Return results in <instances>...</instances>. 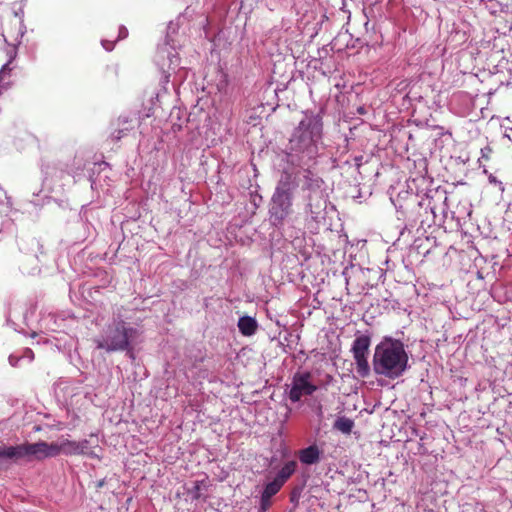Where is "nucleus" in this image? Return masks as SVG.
<instances>
[{
  "label": "nucleus",
  "instance_id": "6ab92c4d",
  "mask_svg": "<svg viewBox=\"0 0 512 512\" xmlns=\"http://www.w3.org/2000/svg\"><path fill=\"white\" fill-rule=\"evenodd\" d=\"M282 485L283 484L281 482L275 479L271 482H268L262 492L264 499H272L279 492Z\"/></svg>",
  "mask_w": 512,
  "mask_h": 512
},
{
  "label": "nucleus",
  "instance_id": "412c9836",
  "mask_svg": "<svg viewBox=\"0 0 512 512\" xmlns=\"http://www.w3.org/2000/svg\"><path fill=\"white\" fill-rule=\"evenodd\" d=\"M167 58H168V61H169L168 71L175 72V70L177 68H179V64H180V59H179L178 55L177 54H172L170 52H167Z\"/></svg>",
  "mask_w": 512,
  "mask_h": 512
},
{
  "label": "nucleus",
  "instance_id": "f3484780",
  "mask_svg": "<svg viewBox=\"0 0 512 512\" xmlns=\"http://www.w3.org/2000/svg\"><path fill=\"white\" fill-rule=\"evenodd\" d=\"M353 426L354 423L352 419L346 416L338 417L334 423V429H337L345 434H349L353 429Z\"/></svg>",
  "mask_w": 512,
  "mask_h": 512
},
{
  "label": "nucleus",
  "instance_id": "6e6552de",
  "mask_svg": "<svg viewBox=\"0 0 512 512\" xmlns=\"http://www.w3.org/2000/svg\"><path fill=\"white\" fill-rule=\"evenodd\" d=\"M310 374H294L292 384L289 391V399L292 403H296L304 396H310L317 390V387L310 382Z\"/></svg>",
  "mask_w": 512,
  "mask_h": 512
},
{
  "label": "nucleus",
  "instance_id": "39448f33",
  "mask_svg": "<svg viewBox=\"0 0 512 512\" xmlns=\"http://www.w3.org/2000/svg\"><path fill=\"white\" fill-rule=\"evenodd\" d=\"M139 337L138 330L128 326L124 321L113 322L108 326L99 348L107 351L126 350L131 352Z\"/></svg>",
  "mask_w": 512,
  "mask_h": 512
},
{
  "label": "nucleus",
  "instance_id": "7ed1b4c3",
  "mask_svg": "<svg viewBox=\"0 0 512 512\" xmlns=\"http://www.w3.org/2000/svg\"><path fill=\"white\" fill-rule=\"evenodd\" d=\"M279 178L269 203V217L274 226H279L293 214L294 194L301 190L302 174L288 169H278Z\"/></svg>",
  "mask_w": 512,
  "mask_h": 512
},
{
  "label": "nucleus",
  "instance_id": "a211bd4d",
  "mask_svg": "<svg viewBox=\"0 0 512 512\" xmlns=\"http://www.w3.org/2000/svg\"><path fill=\"white\" fill-rule=\"evenodd\" d=\"M203 486L205 487L204 481H196L192 482L191 486H186L185 490L191 500H200L202 497L201 491Z\"/></svg>",
  "mask_w": 512,
  "mask_h": 512
},
{
  "label": "nucleus",
  "instance_id": "1a4fd4ad",
  "mask_svg": "<svg viewBox=\"0 0 512 512\" xmlns=\"http://www.w3.org/2000/svg\"><path fill=\"white\" fill-rule=\"evenodd\" d=\"M409 348V338L405 337L403 331H397L394 336H384L374 352H405Z\"/></svg>",
  "mask_w": 512,
  "mask_h": 512
},
{
  "label": "nucleus",
  "instance_id": "2eb2a0df",
  "mask_svg": "<svg viewBox=\"0 0 512 512\" xmlns=\"http://www.w3.org/2000/svg\"><path fill=\"white\" fill-rule=\"evenodd\" d=\"M32 337H37L38 340H37V343L40 344H44L46 346V349L47 350H54L55 348L57 350H62V347L60 345V340L55 338V337H48V336H45V335H38L36 333H34L32 335Z\"/></svg>",
  "mask_w": 512,
  "mask_h": 512
},
{
  "label": "nucleus",
  "instance_id": "b1692460",
  "mask_svg": "<svg viewBox=\"0 0 512 512\" xmlns=\"http://www.w3.org/2000/svg\"><path fill=\"white\" fill-rule=\"evenodd\" d=\"M271 505V498H264L263 495H261V502L260 506L263 511L267 510L268 507Z\"/></svg>",
  "mask_w": 512,
  "mask_h": 512
},
{
  "label": "nucleus",
  "instance_id": "2f4dec72",
  "mask_svg": "<svg viewBox=\"0 0 512 512\" xmlns=\"http://www.w3.org/2000/svg\"><path fill=\"white\" fill-rule=\"evenodd\" d=\"M27 358H28V361H32L33 360V354H28Z\"/></svg>",
  "mask_w": 512,
  "mask_h": 512
},
{
  "label": "nucleus",
  "instance_id": "bb28decb",
  "mask_svg": "<svg viewBox=\"0 0 512 512\" xmlns=\"http://www.w3.org/2000/svg\"><path fill=\"white\" fill-rule=\"evenodd\" d=\"M128 36V30L125 26H120L119 27V35H118V40L120 39H125L126 37Z\"/></svg>",
  "mask_w": 512,
  "mask_h": 512
},
{
  "label": "nucleus",
  "instance_id": "5701e85b",
  "mask_svg": "<svg viewBox=\"0 0 512 512\" xmlns=\"http://www.w3.org/2000/svg\"><path fill=\"white\" fill-rule=\"evenodd\" d=\"M10 62H11V60L8 63H6L5 65H3V67L0 70V88H6V86L2 84V79L4 78L5 75L10 73V68H9Z\"/></svg>",
  "mask_w": 512,
  "mask_h": 512
},
{
  "label": "nucleus",
  "instance_id": "9b49d317",
  "mask_svg": "<svg viewBox=\"0 0 512 512\" xmlns=\"http://www.w3.org/2000/svg\"><path fill=\"white\" fill-rule=\"evenodd\" d=\"M299 459L305 465H314L320 460V450L316 444L309 445L308 447L299 451Z\"/></svg>",
  "mask_w": 512,
  "mask_h": 512
},
{
  "label": "nucleus",
  "instance_id": "72a5a7b5",
  "mask_svg": "<svg viewBox=\"0 0 512 512\" xmlns=\"http://www.w3.org/2000/svg\"><path fill=\"white\" fill-rule=\"evenodd\" d=\"M165 50H160L159 54L165 53Z\"/></svg>",
  "mask_w": 512,
  "mask_h": 512
},
{
  "label": "nucleus",
  "instance_id": "393cba45",
  "mask_svg": "<svg viewBox=\"0 0 512 512\" xmlns=\"http://www.w3.org/2000/svg\"><path fill=\"white\" fill-rule=\"evenodd\" d=\"M55 316L53 314H49L47 317L43 318L42 319V324L47 327V328H50L52 330H54V328H52L50 325H49V322L54 320Z\"/></svg>",
  "mask_w": 512,
  "mask_h": 512
},
{
  "label": "nucleus",
  "instance_id": "a878e982",
  "mask_svg": "<svg viewBox=\"0 0 512 512\" xmlns=\"http://www.w3.org/2000/svg\"><path fill=\"white\" fill-rule=\"evenodd\" d=\"M102 46L106 51H112L114 48V42L109 40H102Z\"/></svg>",
  "mask_w": 512,
  "mask_h": 512
},
{
  "label": "nucleus",
  "instance_id": "9d476101",
  "mask_svg": "<svg viewBox=\"0 0 512 512\" xmlns=\"http://www.w3.org/2000/svg\"><path fill=\"white\" fill-rule=\"evenodd\" d=\"M55 443L57 456L60 454H64L66 456H79L89 454V442L87 440L75 442L65 439Z\"/></svg>",
  "mask_w": 512,
  "mask_h": 512
},
{
  "label": "nucleus",
  "instance_id": "423d86ee",
  "mask_svg": "<svg viewBox=\"0 0 512 512\" xmlns=\"http://www.w3.org/2000/svg\"><path fill=\"white\" fill-rule=\"evenodd\" d=\"M408 354H374V370L378 375L396 378L407 368Z\"/></svg>",
  "mask_w": 512,
  "mask_h": 512
},
{
  "label": "nucleus",
  "instance_id": "4468645a",
  "mask_svg": "<svg viewBox=\"0 0 512 512\" xmlns=\"http://www.w3.org/2000/svg\"><path fill=\"white\" fill-rule=\"evenodd\" d=\"M296 462L294 460L288 461L283 468L278 471L275 480H277L282 485H285V482L291 477V475L296 470Z\"/></svg>",
  "mask_w": 512,
  "mask_h": 512
},
{
  "label": "nucleus",
  "instance_id": "f704fd0d",
  "mask_svg": "<svg viewBox=\"0 0 512 512\" xmlns=\"http://www.w3.org/2000/svg\"><path fill=\"white\" fill-rule=\"evenodd\" d=\"M186 2H188V0H186Z\"/></svg>",
  "mask_w": 512,
  "mask_h": 512
},
{
  "label": "nucleus",
  "instance_id": "dca6fc26",
  "mask_svg": "<svg viewBox=\"0 0 512 512\" xmlns=\"http://www.w3.org/2000/svg\"><path fill=\"white\" fill-rule=\"evenodd\" d=\"M365 356L366 354H354L356 373L362 377L367 376L369 373L368 361Z\"/></svg>",
  "mask_w": 512,
  "mask_h": 512
},
{
  "label": "nucleus",
  "instance_id": "aec40b11",
  "mask_svg": "<svg viewBox=\"0 0 512 512\" xmlns=\"http://www.w3.org/2000/svg\"><path fill=\"white\" fill-rule=\"evenodd\" d=\"M14 449V446H0V470L5 467V462L7 459L16 460V456H12L11 451Z\"/></svg>",
  "mask_w": 512,
  "mask_h": 512
},
{
  "label": "nucleus",
  "instance_id": "4be33fe9",
  "mask_svg": "<svg viewBox=\"0 0 512 512\" xmlns=\"http://www.w3.org/2000/svg\"><path fill=\"white\" fill-rule=\"evenodd\" d=\"M127 131H129V127L128 126H125L121 129H118L116 131H114L112 134H111V137L118 141L120 140L124 135H126Z\"/></svg>",
  "mask_w": 512,
  "mask_h": 512
},
{
  "label": "nucleus",
  "instance_id": "f8f14e48",
  "mask_svg": "<svg viewBox=\"0 0 512 512\" xmlns=\"http://www.w3.org/2000/svg\"><path fill=\"white\" fill-rule=\"evenodd\" d=\"M371 344V337L368 333L357 332L355 334V339L352 343L350 352L360 353V352H368V349Z\"/></svg>",
  "mask_w": 512,
  "mask_h": 512
},
{
  "label": "nucleus",
  "instance_id": "c756f323",
  "mask_svg": "<svg viewBox=\"0 0 512 512\" xmlns=\"http://www.w3.org/2000/svg\"><path fill=\"white\" fill-rule=\"evenodd\" d=\"M119 121H122L123 124H127L128 123V119L126 117L123 120H122V118H119Z\"/></svg>",
  "mask_w": 512,
  "mask_h": 512
},
{
  "label": "nucleus",
  "instance_id": "473e14b6",
  "mask_svg": "<svg viewBox=\"0 0 512 512\" xmlns=\"http://www.w3.org/2000/svg\"><path fill=\"white\" fill-rule=\"evenodd\" d=\"M24 352L31 353V352H32V350H31L30 348H26V349L24 350Z\"/></svg>",
  "mask_w": 512,
  "mask_h": 512
},
{
  "label": "nucleus",
  "instance_id": "ddd939ff",
  "mask_svg": "<svg viewBox=\"0 0 512 512\" xmlns=\"http://www.w3.org/2000/svg\"><path fill=\"white\" fill-rule=\"evenodd\" d=\"M238 328L239 331L244 336H252L256 333L258 329V323L254 317L251 316H242L238 320Z\"/></svg>",
  "mask_w": 512,
  "mask_h": 512
},
{
  "label": "nucleus",
  "instance_id": "7c9ffc66",
  "mask_svg": "<svg viewBox=\"0 0 512 512\" xmlns=\"http://www.w3.org/2000/svg\"><path fill=\"white\" fill-rule=\"evenodd\" d=\"M104 485V480H101L99 481V483L97 484V487L100 488Z\"/></svg>",
  "mask_w": 512,
  "mask_h": 512
},
{
  "label": "nucleus",
  "instance_id": "f257e3e1",
  "mask_svg": "<svg viewBox=\"0 0 512 512\" xmlns=\"http://www.w3.org/2000/svg\"><path fill=\"white\" fill-rule=\"evenodd\" d=\"M323 121L318 113L306 111L293 130L285 149L278 154V169L301 174L316 163L322 144Z\"/></svg>",
  "mask_w": 512,
  "mask_h": 512
},
{
  "label": "nucleus",
  "instance_id": "cd10ccee",
  "mask_svg": "<svg viewBox=\"0 0 512 512\" xmlns=\"http://www.w3.org/2000/svg\"><path fill=\"white\" fill-rule=\"evenodd\" d=\"M362 160H363V156H362V155H359V156H355V157H354L355 165H356L358 168L362 165Z\"/></svg>",
  "mask_w": 512,
  "mask_h": 512
},
{
  "label": "nucleus",
  "instance_id": "f03ea898",
  "mask_svg": "<svg viewBox=\"0 0 512 512\" xmlns=\"http://www.w3.org/2000/svg\"><path fill=\"white\" fill-rule=\"evenodd\" d=\"M301 200L304 220L310 229H318L325 222L329 194L324 179L312 169L301 172Z\"/></svg>",
  "mask_w": 512,
  "mask_h": 512
},
{
  "label": "nucleus",
  "instance_id": "0eeeda50",
  "mask_svg": "<svg viewBox=\"0 0 512 512\" xmlns=\"http://www.w3.org/2000/svg\"><path fill=\"white\" fill-rule=\"evenodd\" d=\"M10 455L16 456V460L23 458H36L41 460L46 457H57L56 443L25 442L15 445Z\"/></svg>",
  "mask_w": 512,
  "mask_h": 512
},
{
  "label": "nucleus",
  "instance_id": "20e7f679",
  "mask_svg": "<svg viewBox=\"0 0 512 512\" xmlns=\"http://www.w3.org/2000/svg\"><path fill=\"white\" fill-rule=\"evenodd\" d=\"M397 219L404 223L403 229L411 230L418 223L423 225L430 220L429 216L434 217V210L431 206V200L426 197H419L415 194L408 195L403 203H395Z\"/></svg>",
  "mask_w": 512,
  "mask_h": 512
},
{
  "label": "nucleus",
  "instance_id": "c85d7f7f",
  "mask_svg": "<svg viewBox=\"0 0 512 512\" xmlns=\"http://www.w3.org/2000/svg\"><path fill=\"white\" fill-rule=\"evenodd\" d=\"M21 359H22V358H17L16 356H14V355H12V354L9 356V361H10V364H11L12 366H15V365H16V362H17L18 360H21Z\"/></svg>",
  "mask_w": 512,
  "mask_h": 512
}]
</instances>
